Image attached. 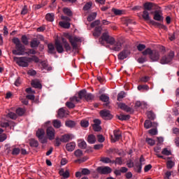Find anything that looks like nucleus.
Wrapping results in <instances>:
<instances>
[{"mask_svg":"<svg viewBox=\"0 0 179 179\" xmlns=\"http://www.w3.org/2000/svg\"><path fill=\"white\" fill-rule=\"evenodd\" d=\"M12 41L15 45V49L12 51L13 55H24L26 47L22 44L20 39L19 38H13Z\"/></svg>","mask_w":179,"mask_h":179,"instance_id":"obj_1","label":"nucleus"},{"mask_svg":"<svg viewBox=\"0 0 179 179\" xmlns=\"http://www.w3.org/2000/svg\"><path fill=\"white\" fill-rule=\"evenodd\" d=\"M143 55H149L151 62H157L160 59V52L157 50L147 48L142 52Z\"/></svg>","mask_w":179,"mask_h":179,"instance_id":"obj_2","label":"nucleus"},{"mask_svg":"<svg viewBox=\"0 0 179 179\" xmlns=\"http://www.w3.org/2000/svg\"><path fill=\"white\" fill-rule=\"evenodd\" d=\"M14 61L18 64L19 66L22 68H27L29 66V63L30 62V57H14Z\"/></svg>","mask_w":179,"mask_h":179,"instance_id":"obj_3","label":"nucleus"},{"mask_svg":"<svg viewBox=\"0 0 179 179\" xmlns=\"http://www.w3.org/2000/svg\"><path fill=\"white\" fill-rule=\"evenodd\" d=\"M174 51L171 50L168 55L162 57L160 64H162V65L171 64V62H173V59H174Z\"/></svg>","mask_w":179,"mask_h":179,"instance_id":"obj_4","label":"nucleus"},{"mask_svg":"<svg viewBox=\"0 0 179 179\" xmlns=\"http://www.w3.org/2000/svg\"><path fill=\"white\" fill-rule=\"evenodd\" d=\"M100 24V20H96L91 23V27H95L94 31L93 33L94 37H100V35L101 34V31L103 30V27Z\"/></svg>","mask_w":179,"mask_h":179,"instance_id":"obj_5","label":"nucleus"},{"mask_svg":"<svg viewBox=\"0 0 179 179\" xmlns=\"http://www.w3.org/2000/svg\"><path fill=\"white\" fill-rule=\"evenodd\" d=\"M115 39H114L113 38V36H110L109 34H108V32H104L101 37L99 39V41L101 42V44H103V41H106V43H107V44H110V45L114 44V41Z\"/></svg>","mask_w":179,"mask_h":179,"instance_id":"obj_6","label":"nucleus"},{"mask_svg":"<svg viewBox=\"0 0 179 179\" xmlns=\"http://www.w3.org/2000/svg\"><path fill=\"white\" fill-rule=\"evenodd\" d=\"M96 171L99 174L102 176H107V174L111 173L113 170L110 166H98L96 168Z\"/></svg>","mask_w":179,"mask_h":179,"instance_id":"obj_7","label":"nucleus"},{"mask_svg":"<svg viewBox=\"0 0 179 179\" xmlns=\"http://www.w3.org/2000/svg\"><path fill=\"white\" fill-rule=\"evenodd\" d=\"M45 135V131L43 129H38L36 131V136L39 139L41 143H47V138L44 136Z\"/></svg>","mask_w":179,"mask_h":179,"instance_id":"obj_8","label":"nucleus"},{"mask_svg":"<svg viewBox=\"0 0 179 179\" xmlns=\"http://www.w3.org/2000/svg\"><path fill=\"white\" fill-rule=\"evenodd\" d=\"M69 42L71 43L73 50H78V43L80 41V38L76 36H69Z\"/></svg>","mask_w":179,"mask_h":179,"instance_id":"obj_9","label":"nucleus"},{"mask_svg":"<svg viewBox=\"0 0 179 179\" xmlns=\"http://www.w3.org/2000/svg\"><path fill=\"white\" fill-rule=\"evenodd\" d=\"M46 134L50 141L55 139V129L52 127H49L46 129Z\"/></svg>","mask_w":179,"mask_h":179,"instance_id":"obj_10","label":"nucleus"},{"mask_svg":"<svg viewBox=\"0 0 179 179\" xmlns=\"http://www.w3.org/2000/svg\"><path fill=\"white\" fill-rule=\"evenodd\" d=\"M129 54H130L129 50H123L122 52H120L118 54L117 58L120 61H123V59L128 58V55H129Z\"/></svg>","mask_w":179,"mask_h":179,"instance_id":"obj_11","label":"nucleus"},{"mask_svg":"<svg viewBox=\"0 0 179 179\" xmlns=\"http://www.w3.org/2000/svg\"><path fill=\"white\" fill-rule=\"evenodd\" d=\"M112 46V50L113 51H121V49L122 48V43H121L120 41H114V43Z\"/></svg>","mask_w":179,"mask_h":179,"instance_id":"obj_12","label":"nucleus"},{"mask_svg":"<svg viewBox=\"0 0 179 179\" xmlns=\"http://www.w3.org/2000/svg\"><path fill=\"white\" fill-rule=\"evenodd\" d=\"M56 51H57L58 54H62L64 52V46L62 45V43H61L60 41L56 40L55 43Z\"/></svg>","mask_w":179,"mask_h":179,"instance_id":"obj_13","label":"nucleus"},{"mask_svg":"<svg viewBox=\"0 0 179 179\" xmlns=\"http://www.w3.org/2000/svg\"><path fill=\"white\" fill-rule=\"evenodd\" d=\"M101 116L102 117V118H103V120H112L113 119V116L111 115V113H110L109 110H101L100 112Z\"/></svg>","mask_w":179,"mask_h":179,"instance_id":"obj_14","label":"nucleus"},{"mask_svg":"<svg viewBox=\"0 0 179 179\" xmlns=\"http://www.w3.org/2000/svg\"><path fill=\"white\" fill-rule=\"evenodd\" d=\"M40 45V41L37 38H34L30 41L31 48H37Z\"/></svg>","mask_w":179,"mask_h":179,"instance_id":"obj_15","label":"nucleus"},{"mask_svg":"<svg viewBox=\"0 0 179 179\" xmlns=\"http://www.w3.org/2000/svg\"><path fill=\"white\" fill-rule=\"evenodd\" d=\"M113 134L115 138L112 140L113 142H117L119 139H121V138H122V135L121 134V131L120 130H114Z\"/></svg>","mask_w":179,"mask_h":179,"instance_id":"obj_16","label":"nucleus"},{"mask_svg":"<svg viewBox=\"0 0 179 179\" xmlns=\"http://www.w3.org/2000/svg\"><path fill=\"white\" fill-rule=\"evenodd\" d=\"M62 43L64 45V48H65V50L66 52H69L71 50H72V48L71 47V45L65 40V38H62Z\"/></svg>","mask_w":179,"mask_h":179,"instance_id":"obj_17","label":"nucleus"},{"mask_svg":"<svg viewBox=\"0 0 179 179\" xmlns=\"http://www.w3.org/2000/svg\"><path fill=\"white\" fill-rule=\"evenodd\" d=\"M48 52L49 54H57V50L55 48V45H54V44L52 43H49L48 45Z\"/></svg>","mask_w":179,"mask_h":179,"instance_id":"obj_18","label":"nucleus"},{"mask_svg":"<svg viewBox=\"0 0 179 179\" xmlns=\"http://www.w3.org/2000/svg\"><path fill=\"white\" fill-rule=\"evenodd\" d=\"M99 100H101V101H103V103H106L105 106H108L110 103V97L104 94L99 96Z\"/></svg>","mask_w":179,"mask_h":179,"instance_id":"obj_19","label":"nucleus"},{"mask_svg":"<svg viewBox=\"0 0 179 179\" xmlns=\"http://www.w3.org/2000/svg\"><path fill=\"white\" fill-rule=\"evenodd\" d=\"M76 144L75 142L69 143L66 145V149L68 152H73L75 150V147Z\"/></svg>","mask_w":179,"mask_h":179,"instance_id":"obj_20","label":"nucleus"},{"mask_svg":"<svg viewBox=\"0 0 179 179\" xmlns=\"http://www.w3.org/2000/svg\"><path fill=\"white\" fill-rule=\"evenodd\" d=\"M143 164H139V162H136L134 166V171H136V173H142Z\"/></svg>","mask_w":179,"mask_h":179,"instance_id":"obj_21","label":"nucleus"},{"mask_svg":"<svg viewBox=\"0 0 179 179\" xmlns=\"http://www.w3.org/2000/svg\"><path fill=\"white\" fill-rule=\"evenodd\" d=\"M154 20H157V22H163L164 17L160 15V13L159 11L156 10L155 11L154 14Z\"/></svg>","mask_w":179,"mask_h":179,"instance_id":"obj_22","label":"nucleus"},{"mask_svg":"<svg viewBox=\"0 0 179 179\" xmlns=\"http://www.w3.org/2000/svg\"><path fill=\"white\" fill-rule=\"evenodd\" d=\"M119 108H121V110H124V111H127V113L131 112L132 110L130 107L127 106L125 103H120L118 105Z\"/></svg>","mask_w":179,"mask_h":179,"instance_id":"obj_23","label":"nucleus"},{"mask_svg":"<svg viewBox=\"0 0 179 179\" xmlns=\"http://www.w3.org/2000/svg\"><path fill=\"white\" fill-rule=\"evenodd\" d=\"M66 115V111L64 108L59 109L57 112V118H64Z\"/></svg>","mask_w":179,"mask_h":179,"instance_id":"obj_24","label":"nucleus"},{"mask_svg":"<svg viewBox=\"0 0 179 179\" xmlns=\"http://www.w3.org/2000/svg\"><path fill=\"white\" fill-rule=\"evenodd\" d=\"M85 100L88 103H90L94 100V95L92 93L87 92V94H85Z\"/></svg>","mask_w":179,"mask_h":179,"instance_id":"obj_25","label":"nucleus"},{"mask_svg":"<svg viewBox=\"0 0 179 179\" xmlns=\"http://www.w3.org/2000/svg\"><path fill=\"white\" fill-rule=\"evenodd\" d=\"M87 93V91L86 90H81L80 91H79L78 92V99L80 100H82L83 98L85 99V97L86 96V94Z\"/></svg>","mask_w":179,"mask_h":179,"instance_id":"obj_26","label":"nucleus"},{"mask_svg":"<svg viewBox=\"0 0 179 179\" xmlns=\"http://www.w3.org/2000/svg\"><path fill=\"white\" fill-rule=\"evenodd\" d=\"M78 146L80 148V149H86V148H87V143H86L85 140H79Z\"/></svg>","mask_w":179,"mask_h":179,"instance_id":"obj_27","label":"nucleus"},{"mask_svg":"<svg viewBox=\"0 0 179 179\" xmlns=\"http://www.w3.org/2000/svg\"><path fill=\"white\" fill-rule=\"evenodd\" d=\"M0 125H1V128H8L9 127L10 128H12V127H15V122H1Z\"/></svg>","mask_w":179,"mask_h":179,"instance_id":"obj_28","label":"nucleus"},{"mask_svg":"<svg viewBox=\"0 0 179 179\" xmlns=\"http://www.w3.org/2000/svg\"><path fill=\"white\" fill-rule=\"evenodd\" d=\"M61 142L66 143L71 141V135L69 134H64L60 138Z\"/></svg>","mask_w":179,"mask_h":179,"instance_id":"obj_29","label":"nucleus"},{"mask_svg":"<svg viewBox=\"0 0 179 179\" xmlns=\"http://www.w3.org/2000/svg\"><path fill=\"white\" fill-rule=\"evenodd\" d=\"M31 85L35 89H41L42 87V85H41V83H40V81L32 80Z\"/></svg>","mask_w":179,"mask_h":179,"instance_id":"obj_30","label":"nucleus"},{"mask_svg":"<svg viewBox=\"0 0 179 179\" xmlns=\"http://www.w3.org/2000/svg\"><path fill=\"white\" fill-rule=\"evenodd\" d=\"M87 142L88 143H96V136L93 134H90L87 137Z\"/></svg>","mask_w":179,"mask_h":179,"instance_id":"obj_31","label":"nucleus"},{"mask_svg":"<svg viewBox=\"0 0 179 179\" xmlns=\"http://www.w3.org/2000/svg\"><path fill=\"white\" fill-rule=\"evenodd\" d=\"M117 118L120 121H127V120H129V118H131V115H122L121 114L120 115H117Z\"/></svg>","mask_w":179,"mask_h":179,"instance_id":"obj_32","label":"nucleus"},{"mask_svg":"<svg viewBox=\"0 0 179 179\" xmlns=\"http://www.w3.org/2000/svg\"><path fill=\"white\" fill-rule=\"evenodd\" d=\"M144 10H151L153 8V3H145L143 4Z\"/></svg>","mask_w":179,"mask_h":179,"instance_id":"obj_33","label":"nucleus"},{"mask_svg":"<svg viewBox=\"0 0 179 179\" xmlns=\"http://www.w3.org/2000/svg\"><path fill=\"white\" fill-rule=\"evenodd\" d=\"M143 19H144V20L148 21V20H150V16L149 15V11L144 10L143 11V15H142Z\"/></svg>","mask_w":179,"mask_h":179,"instance_id":"obj_34","label":"nucleus"},{"mask_svg":"<svg viewBox=\"0 0 179 179\" xmlns=\"http://www.w3.org/2000/svg\"><path fill=\"white\" fill-rule=\"evenodd\" d=\"M65 124L68 128H73L76 125V122L73 120H67L66 121Z\"/></svg>","mask_w":179,"mask_h":179,"instance_id":"obj_35","label":"nucleus"},{"mask_svg":"<svg viewBox=\"0 0 179 179\" xmlns=\"http://www.w3.org/2000/svg\"><path fill=\"white\" fill-rule=\"evenodd\" d=\"M59 24L61 27H63V29H69V27H71V23L64 21L59 22Z\"/></svg>","mask_w":179,"mask_h":179,"instance_id":"obj_36","label":"nucleus"},{"mask_svg":"<svg viewBox=\"0 0 179 179\" xmlns=\"http://www.w3.org/2000/svg\"><path fill=\"white\" fill-rule=\"evenodd\" d=\"M174 166H176V163L172 160H168L166 162V169H168V170H171Z\"/></svg>","mask_w":179,"mask_h":179,"instance_id":"obj_37","label":"nucleus"},{"mask_svg":"<svg viewBox=\"0 0 179 179\" xmlns=\"http://www.w3.org/2000/svg\"><path fill=\"white\" fill-rule=\"evenodd\" d=\"M147 117L149 120H151V121H154V120L156 118V115L152 111H148L147 113Z\"/></svg>","mask_w":179,"mask_h":179,"instance_id":"obj_38","label":"nucleus"},{"mask_svg":"<svg viewBox=\"0 0 179 179\" xmlns=\"http://www.w3.org/2000/svg\"><path fill=\"white\" fill-rule=\"evenodd\" d=\"M63 12L64 13V15H66L67 16H73V13H72V10H71V9H69V8H64L63 9Z\"/></svg>","mask_w":179,"mask_h":179,"instance_id":"obj_39","label":"nucleus"},{"mask_svg":"<svg viewBox=\"0 0 179 179\" xmlns=\"http://www.w3.org/2000/svg\"><path fill=\"white\" fill-rule=\"evenodd\" d=\"M152 123L150 120H146L144 122V128L145 129H149V128H152Z\"/></svg>","mask_w":179,"mask_h":179,"instance_id":"obj_40","label":"nucleus"},{"mask_svg":"<svg viewBox=\"0 0 179 179\" xmlns=\"http://www.w3.org/2000/svg\"><path fill=\"white\" fill-rule=\"evenodd\" d=\"M112 12L116 15V16H121L122 15V12H124L122 10L117 9V8H112Z\"/></svg>","mask_w":179,"mask_h":179,"instance_id":"obj_41","label":"nucleus"},{"mask_svg":"<svg viewBox=\"0 0 179 179\" xmlns=\"http://www.w3.org/2000/svg\"><path fill=\"white\" fill-rule=\"evenodd\" d=\"M97 16V13H92L87 17V21L88 22H92V20H94Z\"/></svg>","mask_w":179,"mask_h":179,"instance_id":"obj_42","label":"nucleus"},{"mask_svg":"<svg viewBox=\"0 0 179 179\" xmlns=\"http://www.w3.org/2000/svg\"><path fill=\"white\" fill-rule=\"evenodd\" d=\"M29 145L32 148H38V141L35 139H31L29 142Z\"/></svg>","mask_w":179,"mask_h":179,"instance_id":"obj_43","label":"nucleus"},{"mask_svg":"<svg viewBox=\"0 0 179 179\" xmlns=\"http://www.w3.org/2000/svg\"><path fill=\"white\" fill-rule=\"evenodd\" d=\"M21 41L22 44H24V45H27L29 44V38H27V36H26V35H23L21 37Z\"/></svg>","mask_w":179,"mask_h":179,"instance_id":"obj_44","label":"nucleus"},{"mask_svg":"<svg viewBox=\"0 0 179 179\" xmlns=\"http://www.w3.org/2000/svg\"><path fill=\"white\" fill-rule=\"evenodd\" d=\"M145 142H147V143L150 145V146H155V144L156 143V141L150 138H147L145 139Z\"/></svg>","mask_w":179,"mask_h":179,"instance_id":"obj_45","label":"nucleus"},{"mask_svg":"<svg viewBox=\"0 0 179 179\" xmlns=\"http://www.w3.org/2000/svg\"><path fill=\"white\" fill-rule=\"evenodd\" d=\"M45 19L48 22H54V15L52 13H48L45 16Z\"/></svg>","mask_w":179,"mask_h":179,"instance_id":"obj_46","label":"nucleus"},{"mask_svg":"<svg viewBox=\"0 0 179 179\" xmlns=\"http://www.w3.org/2000/svg\"><path fill=\"white\" fill-rule=\"evenodd\" d=\"M19 153H20V148H13V150L11 152V155H13V156H17Z\"/></svg>","mask_w":179,"mask_h":179,"instance_id":"obj_47","label":"nucleus"},{"mask_svg":"<svg viewBox=\"0 0 179 179\" xmlns=\"http://www.w3.org/2000/svg\"><path fill=\"white\" fill-rule=\"evenodd\" d=\"M74 155L76 157H82V156H83V151H82L81 150H76L75 152H74Z\"/></svg>","mask_w":179,"mask_h":179,"instance_id":"obj_48","label":"nucleus"},{"mask_svg":"<svg viewBox=\"0 0 179 179\" xmlns=\"http://www.w3.org/2000/svg\"><path fill=\"white\" fill-rule=\"evenodd\" d=\"M70 101L75 103H80V99L78 96H73L69 99Z\"/></svg>","mask_w":179,"mask_h":179,"instance_id":"obj_49","label":"nucleus"},{"mask_svg":"<svg viewBox=\"0 0 179 179\" xmlns=\"http://www.w3.org/2000/svg\"><path fill=\"white\" fill-rule=\"evenodd\" d=\"M53 127H55V128H61V121L58 120H53Z\"/></svg>","mask_w":179,"mask_h":179,"instance_id":"obj_50","label":"nucleus"},{"mask_svg":"<svg viewBox=\"0 0 179 179\" xmlns=\"http://www.w3.org/2000/svg\"><path fill=\"white\" fill-rule=\"evenodd\" d=\"M16 114H17V115H19L20 117H22V115L24 114V109L22 108H18L16 110Z\"/></svg>","mask_w":179,"mask_h":179,"instance_id":"obj_51","label":"nucleus"},{"mask_svg":"<svg viewBox=\"0 0 179 179\" xmlns=\"http://www.w3.org/2000/svg\"><path fill=\"white\" fill-rule=\"evenodd\" d=\"M93 3L88 2L83 6V10H89L92 8Z\"/></svg>","mask_w":179,"mask_h":179,"instance_id":"obj_52","label":"nucleus"},{"mask_svg":"<svg viewBox=\"0 0 179 179\" xmlns=\"http://www.w3.org/2000/svg\"><path fill=\"white\" fill-rule=\"evenodd\" d=\"M134 23H135V22L131 18H126L124 20V24H126V26H129V24H133Z\"/></svg>","mask_w":179,"mask_h":179,"instance_id":"obj_53","label":"nucleus"},{"mask_svg":"<svg viewBox=\"0 0 179 179\" xmlns=\"http://www.w3.org/2000/svg\"><path fill=\"white\" fill-rule=\"evenodd\" d=\"M137 89L138 90H149V86L147 85H138Z\"/></svg>","mask_w":179,"mask_h":179,"instance_id":"obj_54","label":"nucleus"},{"mask_svg":"<svg viewBox=\"0 0 179 179\" xmlns=\"http://www.w3.org/2000/svg\"><path fill=\"white\" fill-rule=\"evenodd\" d=\"M81 174H83V176H89V174H90V170L86 168L82 169Z\"/></svg>","mask_w":179,"mask_h":179,"instance_id":"obj_55","label":"nucleus"},{"mask_svg":"<svg viewBox=\"0 0 179 179\" xmlns=\"http://www.w3.org/2000/svg\"><path fill=\"white\" fill-rule=\"evenodd\" d=\"M127 166L129 169H132V167H134L135 164H134V161H132V159H129L127 162Z\"/></svg>","mask_w":179,"mask_h":179,"instance_id":"obj_56","label":"nucleus"},{"mask_svg":"<svg viewBox=\"0 0 179 179\" xmlns=\"http://www.w3.org/2000/svg\"><path fill=\"white\" fill-rule=\"evenodd\" d=\"M80 125L83 128H87V127H89V121H87V120H81Z\"/></svg>","mask_w":179,"mask_h":179,"instance_id":"obj_57","label":"nucleus"},{"mask_svg":"<svg viewBox=\"0 0 179 179\" xmlns=\"http://www.w3.org/2000/svg\"><path fill=\"white\" fill-rule=\"evenodd\" d=\"M124 97H125V92H120L117 95V101H121V100H122V99H124Z\"/></svg>","mask_w":179,"mask_h":179,"instance_id":"obj_58","label":"nucleus"},{"mask_svg":"<svg viewBox=\"0 0 179 179\" xmlns=\"http://www.w3.org/2000/svg\"><path fill=\"white\" fill-rule=\"evenodd\" d=\"M8 116L9 117V118H11V120H16V118H17V115H16V113L13 112H10L8 114Z\"/></svg>","mask_w":179,"mask_h":179,"instance_id":"obj_59","label":"nucleus"},{"mask_svg":"<svg viewBox=\"0 0 179 179\" xmlns=\"http://www.w3.org/2000/svg\"><path fill=\"white\" fill-rule=\"evenodd\" d=\"M150 80V77L146 76H144V77H142L141 79H140V81L141 82H143V83H146V82H149Z\"/></svg>","mask_w":179,"mask_h":179,"instance_id":"obj_60","label":"nucleus"},{"mask_svg":"<svg viewBox=\"0 0 179 179\" xmlns=\"http://www.w3.org/2000/svg\"><path fill=\"white\" fill-rule=\"evenodd\" d=\"M66 107H68V108H75V103H73V102L72 101H67L66 103Z\"/></svg>","mask_w":179,"mask_h":179,"instance_id":"obj_61","label":"nucleus"},{"mask_svg":"<svg viewBox=\"0 0 179 179\" xmlns=\"http://www.w3.org/2000/svg\"><path fill=\"white\" fill-rule=\"evenodd\" d=\"M148 61V58L146 57H141L138 59V62L139 64H143L144 62H146Z\"/></svg>","mask_w":179,"mask_h":179,"instance_id":"obj_62","label":"nucleus"},{"mask_svg":"<svg viewBox=\"0 0 179 179\" xmlns=\"http://www.w3.org/2000/svg\"><path fill=\"white\" fill-rule=\"evenodd\" d=\"M100 161L102 163H111V159L108 157H102Z\"/></svg>","mask_w":179,"mask_h":179,"instance_id":"obj_63","label":"nucleus"},{"mask_svg":"<svg viewBox=\"0 0 179 179\" xmlns=\"http://www.w3.org/2000/svg\"><path fill=\"white\" fill-rule=\"evenodd\" d=\"M115 164H119L121 166L122 164V157H117L115 161Z\"/></svg>","mask_w":179,"mask_h":179,"instance_id":"obj_64","label":"nucleus"}]
</instances>
